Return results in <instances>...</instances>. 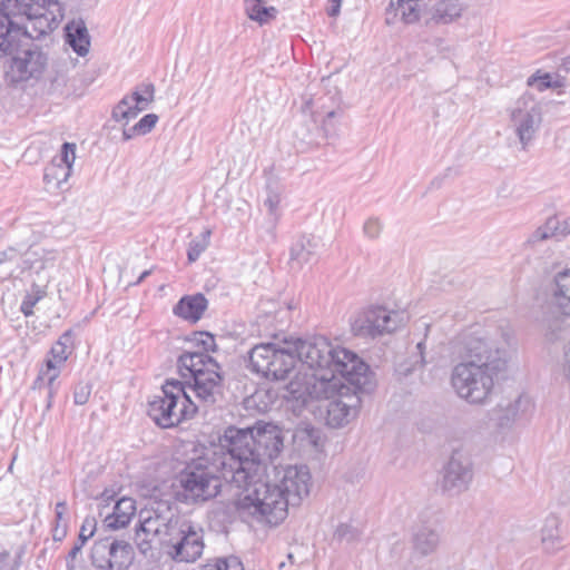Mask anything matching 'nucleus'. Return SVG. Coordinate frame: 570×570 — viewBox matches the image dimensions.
I'll return each instance as SVG.
<instances>
[{
	"mask_svg": "<svg viewBox=\"0 0 570 570\" xmlns=\"http://www.w3.org/2000/svg\"><path fill=\"white\" fill-rule=\"evenodd\" d=\"M90 396V387L87 384H79L73 392V401L77 405H83Z\"/></svg>",
	"mask_w": 570,
	"mask_h": 570,
	"instance_id": "obj_46",
	"label": "nucleus"
},
{
	"mask_svg": "<svg viewBox=\"0 0 570 570\" xmlns=\"http://www.w3.org/2000/svg\"><path fill=\"white\" fill-rule=\"evenodd\" d=\"M383 224L379 218H368L363 225V233L370 239H376L381 235Z\"/></svg>",
	"mask_w": 570,
	"mask_h": 570,
	"instance_id": "obj_45",
	"label": "nucleus"
},
{
	"mask_svg": "<svg viewBox=\"0 0 570 570\" xmlns=\"http://www.w3.org/2000/svg\"><path fill=\"white\" fill-rule=\"evenodd\" d=\"M67 523H61V525L53 527L52 529V538L55 541H62L67 535Z\"/></svg>",
	"mask_w": 570,
	"mask_h": 570,
	"instance_id": "obj_52",
	"label": "nucleus"
},
{
	"mask_svg": "<svg viewBox=\"0 0 570 570\" xmlns=\"http://www.w3.org/2000/svg\"><path fill=\"white\" fill-rule=\"evenodd\" d=\"M302 433L307 435V438L309 439V442L314 446H317V440H316L317 439V436H316L317 431L314 428L305 429L304 431H302Z\"/></svg>",
	"mask_w": 570,
	"mask_h": 570,
	"instance_id": "obj_55",
	"label": "nucleus"
},
{
	"mask_svg": "<svg viewBox=\"0 0 570 570\" xmlns=\"http://www.w3.org/2000/svg\"><path fill=\"white\" fill-rule=\"evenodd\" d=\"M275 482L288 499L289 505H298L309 494L311 474L306 466L287 465L281 469L274 468Z\"/></svg>",
	"mask_w": 570,
	"mask_h": 570,
	"instance_id": "obj_16",
	"label": "nucleus"
},
{
	"mask_svg": "<svg viewBox=\"0 0 570 570\" xmlns=\"http://www.w3.org/2000/svg\"><path fill=\"white\" fill-rule=\"evenodd\" d=\"M136 501L129 497H122L116 501L112 512L104 518V525L110 530L126 528L136 513Z\"/></svg>",
	"mask_w": 570,
	"mask_h": 570,
	"instance_id": "obj_21",
	"label": "nucleus"
},
{
	"mask_svg": "<svg viewBox=\"0 0 570 570\" xmlns=\"http://www.w3.org/2000/svg\"><path fill=\"white\" fill-rule=\"evenodd\" d=\"M197 343L203 346L205 352L214 351L215 348V337L214 335L206 333V332H199L197 333Z\"/></svg>",
	"mask_w": 570,
	"mask_h": 570,
	"instance_id": "obj_48",
	"label": "nucleus"
},
{
	"mask_svg": "<svg viewBox=\"0 0 570 570\" xmlns=\"http://www.w3.org/2000/svg\"><path fill=\"white\" fill-rule=\"evenodd\" d=\"M131 130H132V127H130L128 129H124V131H122L124 140H129L134 136L139 135V132H132Z\"/></svg>",
	"mask_w": 570,
	"mask_h": 570,
	"instance_id": "obj_60",
	"label": "nucleus"
},
{
	"mask_svg": "<svg viewBox=\"0 0 570 570\" xmlns=\"http://www.w3.org/2000/svg\"><path fill=\"white\" fill-rule=\"evenodd\" d=\"M440 544V534L438 531L423 527L413 535L414 551L421 556H428L436 551Z\"/></svg>",
	"mask_w": 570,
	"mask_h": 570,
	"instance_id": "obj_28",
	"label": "nucleus"
},
{
	"mask_svg": "<svg viewBox=\"0 0 570 570\" xmlns=\"http://www.w3.org/2000/svg\"><path fill=\"white\" fill-rule=\"evenodd\" d=\"M7 257V252H2L0 253V262H2L3 259H6Z\"/></svg>",
	"mask_w": 570,
	"mask_h": 570,
	"instance_id": "obj_63",
	"label": "nucleus"
},
{
	"mask_svg": "<svg viewBox=\"0 0 570 570\" xmlns=\"http://www.w3.org/2000/svg\"><path fill=\"white\" fill-rule=\"evenodd\" d=\"M293 338L281 343H261L248 352L249 367L253 372L272 381L287 379L296 366Z\"/></svg>",
	"mask_w": 570,
	"mask_h": 570,
	"instance_id": "obj_6",
	"label": "nucleus"
},
{
	"mask_svg": "<svg viewBox=\"0 0 570 570\" xmlns=\"http://www.w3.org/2000/svg\"><path fill=\"white\" fill-rule=\"evenodd\" d=\"M199 570H222L220 558L208 560Z\"/></svg>",
	"mask_w": 570,
	"mask_h": 570,
	"instance_id": "obj_53",
	"label": "nucleus"
},
{
	"mask_svg": "<svg viewBox=\"0 0 570 570\" xmlns=\"http://www.w3.org/2000/svg\"><path fill=\"white\" fill-rule=\"evenodd\" d=\"M570 234V217L560 219L557 216L550 217L546 223L533 230L527 238V244L537 245L550 238L560 239Z\"/></svg>",
	"mask_w": 570,
	"mask_h": 570,
	"instance_id": "obj_20",
	"label": "nucleus"
},
{
	"mask_svg": "<svg viewBox=\"0 0 570 570\" xmlns=\"http://www.w3.org/2000/svg\"><path fill=\"white\" fill-rule=\"evenodd\" d=\"M403 322V314L382 306L370 307L354 318L352 332L360 337L381 336L396 331Z\"/></svg>",
	"mask_w": 570,
	"mask_h": 570,
	"instance_id": "obj_13",
	"label": "nucleus"
},
{
	"mask_svg": "<svg viewBox=\"0 0 570 570\" xmlns=\"http://www.w3.org/2000/svg\"><path fill=\"white\" fill-rule=\"evenodd\" d=\"M293 343L296 363L301 362L317 371L314 377L322 386L342 377L357 389H368L370 367L356 354L344 347L333 346L323 336L309 340L293 338Z\"/></svg>",
	"mask_w": 570,
	"mask_h": 570,
	"instance_id": "obj_4",
	"label": "nucleus"
},
{
	"mask_svg": "<svg viewBox=\"0 0 570 570\" xmlns=\"http://www.w3.org/2000/svg\"><path fill=\"white\" fill-rule=\"evenodd\" d=\"M59 376V370H56V364L52 360H47L46 370H41L39 375L33 382V389H41L46 386L48 390V399L53 396V384Z\"/></svg>",
	"mask_w": 570,
	"mask_h": 570,
	"instance_id": "obj_33",
	"label": "nucleus"
},
{
	"mask_svg": "<svg viewBox=\"0 0 570 570\" xmlns=\"http://www.w3.org/2000/svg\"><path fill=\"white\" fill-rule=\"evenodd\" d=\"M53 159H58V164L68 167L70 170L76 159V145L71 142H65L61 146L59 156Z\"/></svg>",
	"mask_w": 570,
	"mask_h": 570,
	"instance_id": "obj_42",
	"label": "nucleus"
},
{
	"mask_svg": "<svg viewBox=\"0 0 570 570\" xmlns=\"http://www.w3.org/2000/svg\"><path fill=\"white\" fill-rule=\"evenodd\" d=\"M561 374L570 384V342L564 346L563 357L561 361Z\"/></svg>",
	"mask_w": 570,
	"mask_h": 570,
	"instance_id": "obj_49",
	"label": "nucleus"
},
{
	"mask_svg": "<svg viewBox=\"0 0 570 570\" xmlns=\"http://www.w3.org/2000/svg\"><path fill=\"white\" fill-rule=\"evenodd\" d=\"M528 86L537 88L539 91H543L548 88H558L563 86V79H557L552 81L550 73H543L541 76L532 75L528 78Z\"/></svg>",
	"mask_w": 570,
	"mask_h": 570,
	"instance_id": "obj_39",
	"label": "nucleus"
},
{
	"mask_svg": "<svg viewBox=\"0 0 570 570\" xmlns=\"http://www.w3.org/2000/svg\"><path fill=\"white\" fill-rule=\"evenodd\" d=\"M416 351H417V354H419V361H416L415 363H420L421 366H424V365L433 362L432 358L429 360L426 357V354H425V342L424 341L417 342Z\"/></svg>",
	"mask_w": 570,
	"mask_h": 570,
	"instance_id": "obj_51",
	"label": "nucleus"
},
{
	"mask_svg": "<svg viewBox=\"0 0 570 570\" xmlns=\"http://www.w3.org/2000/svg\"><path fill=\"white\" fill-rule=\"evenodd\" d=\"M559 70L570 72V55L562 60Z\"/></svg>",
	"mask_w": 570,
	"mask_h": 570,
	"instance_id": "obj_58",
	"label": "nucleus"
},
{
	"mask_svg": "<svg viewBox=\"0 0 570 570\" xmlns=\"http://www.w3.org/2000/svg\"><path fill=\"white\" fill-rule=\"evenodd\" d=\"M145 110L141 106H136L128 97H124L114 108L112 118L116 121H125L126 124L136 118L140 111Z\"/></svg>",
	"mask_w": 570,
	"mask_h": 570,
	"instance_id": "obj_34",
	"label": "nucleus"
},
{
	"mask_svg": "<svg viewBox=\"0 0 570 570\" xmlns=\"http://www.w3.org/2000/svg\"><path fill=\"white\" fill-rule=\"evenodd\" d=\"M82 548L83 544L76 542L68 553V560H75Z\"/></svg>",
	"mask_w": 570,
	"mask_h": 570,
	"instance_id": "obj_56",
	"label": "nucleus"
},
{
	"mask_svg": "<svg viewBox=\"0 0 570 570\" xmlns=\"http://www.w3.org/2000/svg\"><path fill=\"white\" fill-rule=\"evenodd\" d=\"M18 47L19 43L10 53L12 57L6 70V78L11 85L40 77L47 65L46 55L37 46L20 51Z\"/></svg>",
	"mask_w": 570,
	"mask_h": 570,
	"instance_id": "obj_14",
	"label": "nucleus"
},
{
	"mask_svg": "<svg viewBox=\"0 0 570 570\" xmlns=\"http://www.w3.org/2000/svg\"><path fill=\"white\" fill-rule=\"evenodd\" d=\"M514 337L509 328L473 325L458 333L449 344L454 365L451 384L462 400L484 404L494 386L507 379L513 356Z\"/></svg>",
	"mask_w": 570,
	"mask_h": 570,
	"instance_id": "obj_2",
	"label": "nucleus"
},
{
	"mask_svg": "<svg viewBox=\"0 0 570 570\" xmlns=\"http://www.w3.org/2000/svg\"><path fill=\"white\" fill-rule=\"evenodd\" d=\"M421 0H390L385 21L393 24L396 20L412 24L420 20L422 13Z\"/></svg>",
	"mask_w": 570,
	"mask_h": 570,
	"instance_id": "obj_19",
	"label": "nucleus"
},
{
	"mask_svg": "<svg viewBox=\"0 0 570 570\" xmlns=\"http://www.w3.org/2000/svg\"><path fill=\"white\" fill-rule=\"evenodd\" d=\"M335 114H336V112H335L334 110H332V111L327 112V115H326V120H325V121L327 122L331 118L335 117Z\"/></svg>",
	"mask_w": 570,
	"mask_h": 570,
	"instance_id": "obj_62",
	"label": "nucleus"
},
{
	"mask_svg": "<svg viewBox=\"0 0 570 570\" xmlns=\"http://www.w3.org/2000/svg\"><path fill=\"white\" fill-rule=\"evenodd\" d=\"M43 0H0V17L3 27L0 29V42L6 55L11 53L21 41L24 31L23 22L31 10L39 11Z\"/></svg>",
	"mask_w": 570,
	"mask_h": 570,
	"instance_id": "obj_8",
	"label": "nucleus"
},
{
	"mask_svg": "<svg viewBox=\"0 0 570 570\" xmlns=\"http://www.w3.org/2000/svg\"><path fill=\"white\" fill-rule=\"evenodd\" d=\"M473 480V465L471 459L461 451H453L444 465L441 479V489L449 495H459L465 492Z\"/></svg>",
	"mask_w": 570,
	"mask_h": 570,
	"instance_id": "obj_15",
	"label": "nucleus"
},
{
	"mask_svg": "<svg viewBox=\"0 0 570 570\" xmlns=\"http://www.w3.org/2000/svg\"><path fill=\"white\" fill-rule=\"evenodd\" d=\"M178 529L167 539L165 544L169 548L168 556L176 562H195L204 551V535L202 530H196L193 523L181 519Z\"/></svg>",
	"mask_w": 570,
	"mask_h": 570,
	"instance_id": "obj_11",
	"label": "nucleus"
},
{
	"mask_svg": "<svg viewBox=\"0 0 570 570\" xmlns=\"http://www.w3.org/2000/svg\"><path fill=\"white\" fill-rule=\"evenodd\" d=\"M134 554V548L128 541L104 538L95 541L90 560L96 570H127Z\"/></svg>",
	"mask_w": 570,
	"mask_h": 570,
	"instance_id": "obj_12",
	"label": "nucleus"
},
{
	"mask_svg": "<svg viewBox=\"0 0 570 570\" xmlns=\"http://www.w3.org/2000/svg\"><path fill=\"white\" fill-rule=\"evenodd\" d=\"M97 530V520L95 517H86L80 527L78 543L86 544V542L94 537Z\"/></svg>",
	"mask_w": 570,
	"mask_h": 570,
	"instance_id": "obj_43",
	"label": "nucleus"
},
{
	"mask_svg": "<svg viewBox=\"0 0 570 570\" xmlns=\"http://www.w3.org/2000/svg\"><path fill=\"white\" fill-rule=\"evenodd\" d=\"M71 175V170L58 164V159H52L51 164L45 169L43 180L46 184H55L57 188L66 183Z\"/></svg>",
	"mask_w": 570,
	"mask_h": 570,
	"instance_id": "obj_35",
	"label": "nucleus"
},
{
	"mask_svg": "<svg viewBox=\"0 0 570 570\" xmlns=\"http://www.w3.org/2000/svg\"><path fill=\"white\" fill-rule=\"evenodd\" d=\"M550 291L556 306L570 315V268L554 275Z\"/></svg>",
	"mask_w": 570,
	"mask_h": 570,
	"instance_id": "obj_25",
	"label": "nucleus"
},
{
	"mask_svg": "<svg viewBox=\"0 0 570 570\" xmlns=\"http://www.w3.org/2000/svg\"><path fill=\"white\" fill-rule=\"evenodd\" d=\"M62 17L61 7L57 1L43 0L40 2L39 11L31 10L27 13L23 22L26 32L21 35V39H39L56 29Z\"/></svg>",
	"mask_w": 570,
	"mask_h": 570,
	"instance_id": "obj_17",
	"label": "nucleus"
},
{
	"mask_svg": "<svg viewBox=\"0 0 570 570\" xmlns=\"http://www.w3.org/2000/svg\"><path fill=\"white\" fill-rule=\"evenodd\" d=\"M0 570H18V563L12 560L7 550L0 551Z\"/></svg>",
	"mask_w": 570,
	"mask_h": 570,
	"instance_id": "obj_50",
	"label": "nucleus"
},
{
	"mask_svg": "<svg viewBox=\"0 0 570 570\" xmlns=\"http://www.w3.org/2000/svg\"><path fill=\"white\" fill-rule=\"evenodd\" d=\"M301 139H302V140H306V141H307V144H312V140H307L305 136H302V137H301Z\"/></svg>",
	"mask_w": 570,
	"mask_h": 570,
	"instance_id": "obj_64",
	"label": "nucleus"
},
{
	"mask_svg": "<svg viewBox=\"0 0 570 570\" xmlns=\"http://www.w3.org/2000/svg\"><path fill=\"white\" fill-rule=\"evenodd\" d=\"M323 387L325 399H330L334 391H336L338 395V399L328 403L326 410L327 425L336 429L346 425L357 416L361 405V394L370 393L374 389V381L370 372L368 389H357L354 384L342 377L323 385Z\"/></svg>",
	"mask_w": 570,
	"mask_h": 570,
	"instance_id": "obj_7",
	"label": "nucleus"
},
{
	"mask_svg": "<svg viewBox=\"0 0 570 570\" xmlns=\"http://www.w3.org/2000/svg\"><path fill=\"white\" fill-rule=\"evenodd\" d=\"M150 274V271H145L140 277L138 278V283H140L145 277H147Z\"/></svg>",
	"mask_w": 570,
	"mask_h": 570,
	"instance_id": "obj_61",
	"label": "nucleus"
},
{
	"mask_svg": "<svg viewBox=\"0 0 570 570\" xmlns=\"http://www.w3.org/2000/svg\"><path fill=\"white\" fill-rule=\"evenodd\" d=\"M245 9L249 19L266 23L276 17L274 7H264L262 0H245Z\"/></svg>",
	"mask_w": 570,
	"mask_h": 570,
	"instance_id": "obj_32",
	"label": "nucleus"
},
{
	"mask_svg": "<svg viewBox=\"0 0 570 570\" xmlns=\"http://www.w3.org/2000/svg\"><path fill=\"white\" fill-rule=\"evenodd\" d=\"M283 397L287 403H292L294 411L302 409L312 397L309 383L296 377L285 386Z\"/></svg>",
	"mask_w": 570,
	"mask_h": 570,
	"instance_id": "obj_27",
	"label": "nucleus"
},
{
	"mask_svg": "<svg viewBox=\"0 0 570 570\" xmlns=\"http://www.w3.org/2000/svg\"><path fill=\"white\" fill-rule=\"evenodd\" d=\"M317 243L314 236L303 235L291 246L289 256L292 266L302 268L315 257Z\"/></svg>",
	"mask_w": 570,
	"mask_h": 570,
	"instance_id": "obj_24",
	"label": "nucleus"
},
{
	"mask_svg": "<svg viewBox=\"0 0 570 570\" xmlns=\"http://www.w3.org/2000/svg\"><path fill=\"white\" fill-rule=\"evenodd\" d=\"M47 295L43 287L33 284L31 291L28 292L21 303L20 311L24 316H31L33 314V307Z\"/></svg>",
	"mask_w": 570,
	"mask_h": 570,
	"instance_id": "obj_36",
	"label": "nucleus"
},
{
	"mask_svg": "<svg viewBox=\"0 0 570 570\" xmlns=\"http://www.w3.org/2000/svg\"><path fill=\"white\" fill-rule=\"evenodd\" d=\"M68 512V505L66 501H59L56 503L55 507V514H63L67 515Z\"/></svg>",
	"mask_w": 570,
	"mask_h": 570,
	"instance_id": "obj_57",
	"label": "nucleus"
},
{
	"mask_svg": "<svg viewBox=\"0 0 570 570\" xmlns=\"http://www.w3.org/2000/svg\"><path fill=\"white\" fill-rule=\"evenodd\" d=\"M531 399L527 395H519L512 401H502L493 410L491 420L500 430H510L518 422L527 419L532 409Z\"/></svg>",
	"mask_w": 570,
	"mask_h": 570,
	"instance_id": "obj_18",
	"label": "nucleus"
},
{
	"mask_svg": "<svg viewBox=\"0 0 570 570\" xmlns=\"http://www.w3.org/2000/svg\"><path fill=\"white\" fill-rule=\"evenodd\" d=\"M342 0H331V7L327 11L330 17H336L340 13Z\"/></svg>",
	"mask_w": 570,
	"mask_h": 570,
	"instance_id": "obj_54",
	"label": "nucleus"
},
{
	"mask_svg": "<svg viewBox=\"0 0 570 570\" xmlns=\"http://www.w3.org/2000/svg\"><path fill=\"white\" fill-rule=\"evenodd\" d=\"M222 570H245L238 557L228 556L220 558Z\"/></svg>",
	"mask_w": 570,
	"mask_h": 570,
	"instance_id": "obj_47",
	"label": "nucleus"
},
{
	"mask_svg": "<svg viewBox=\"0 0 570 570\" xmlns=\"http://www.w3.org/2000/svg\"><path fill=\"white\" fill-rule=\"evenodd\" d=\"M462 13V6L458 0H440L435 3L432 19L438 23H450Z\"/></svg>",
	"mask_w": 570,
	"mask_h": 570,
	"instance_id": "obj_29",
	"label": "nucleus"
},
{
	"mask_svg": "<svg viewBox=\"0 0 570 570\" xmlns=\"http://www.w3.org/2000/svg\"><path fill=\"white\" fill-rule=\"evenodd\" d=\"M212 230L206 229L204 233H202L200 236L196 237L189 243L188 250H187V257L189 263L196 262L202 253L206 250V248L209 245V237H210Z\"/></svg>",
	"mask_w": 570,
	"mask_h": 570,
	"instance_id": "obj_37",
	"label": "nucleus"
},
{
	"mask_svg": "<svg viewBox=\"0 0 570 570\" xmlns=\"http://www.w3.org/2000/svg\"><path fill=\"white\" fill-rule=\"evenodd\" d=\"M61 523H67L68 524L67 515L55 514V525L53 527L61 525Z\"/></svg>",
	"mask_w": 570,
	"mask_h": 570,
	"instance_id": "obj_59",
	"label": "nucleus"
},
{
	"mask_svg": "<svg viewBox=\"0 0 570 570\" xmlns=\"http://www.w3.org/2000/svg\"><path fill=\"white\" fill-rule=\"evenodd\" d=\"M246 405L248 407L255 406L258 411L265 412L269 409V405L273 403V399L269 395V392L266 390H257L249 397L246 399Z\"/></svg>",
	"mask_w": 570,
	"mask_h": 570,
	"instance_id": "obj_40",
	"label": "nucleus"
},
{
	"mask_svg": "<svg viewBox=\"0 0 570 570\" xmlns=\"http://www.w3.org/2000/svg\"><path fill=\"white\" fill-rule=\"evenodd\" d=\"M66 42L72 50L85 57L90 49V36L82 19H72L65 27Z\"/></svg>",
	"mask_w": 570,
	"mask_h": 570,
	"instance_id": "obj_22",
	"label": "nucleus"
},
{
	"mask_svg": "<svg viewBox=\"0 0 570 570\" xmlns=\"http://www.w3.org/2000/svg\"><path fill=\"white\" fill-rule=\"evenodd\" d=\"M158 121V116L155 114L145 115L137 124L132 126V132L146 135L151 131Z\"/></svg>",
	"mask_w": 570,
	"mask_h": 570,
	"instance_id": "obj_44",
	"label": "nucleus"
},
{
	"mask_svg": "<svg viewBox=\"0 0 570 570\" xmlns=\"http://www.w3.org/2000/svg\"><path fill=\"white\" fill-rule=\"evenodd\" d=\"M178 370L185 383L169 381L161 395L148 404V415L163 429L179 425L203 410L214 406L223 397L219 364L204 352H185L178 357Z\"/></svg>",
	"mask_w": 570,
	"mask_h": 570,
	"instance_id": "obj_3",
	"label": "nucleus"
},
{
	"mask_svg": "<svg viewBox=\"0 0 570 570\" xmlns=\"http://www.w3.org/2000/svg\"><path fill=\"white\" fill-rule=\"evenodd\" d=\"M561 520L556 514H549L540 530L541 544L544 551L556 552L562 548Z\"/></svg>",
	"mask_w": 570,
	"mask_h": 570,
	"instance_id": "obj_26",
	"label": "nucleus"
},
{
	"mask_svg": "<svg viewBox=\"0 0 570 570\" xmlns=\"http://www.w3.org/2000/svg\"><path fill=\"white\" fill-rule=\"evenodd\" d=\"M208 302L206 297L198 293L181 297L174 306V314L191 323L198 322L207 309Z\"/></svg>",
	"mask_w": 570,
	"mask_h": 570,
	"instance_id": "obj_23",
	"label": "nucleus"
},
{
	"mask_svg": "<svg viewBox=\"0 0 570 570\" xmlns=\"http://www.w3.org/2000/svg\"><path fill=\"white\" fill-rule=\"evenodd\" d=\"M222 449L228 454L222 461L226 483L243 489L238 509L257 521L277 525L288 513V499L277 482L262 478L267 464L279 456L284 449L282 430L272 423L259 422L252 428L228 426L219 438Z\"/></svg>",
	"mask_w": 570,
	"mask_h": 570,
	"instance_id": "obj_1",
	"label": "nucleus"
},
{
	"mask_svg": "<svg viewBox=\"0 0 570 570\" xmlns=\"http://www.w3.org/2000/svg\"><path fill=\"white\" fill-rule=\"evenodd\" d=\"M222 453L213 466L194 461L186 465L176 478L178 483L175 492L177 501L185 504H200L214 499L222 489L223 478L222 461L228 454V450Z\"/></svg>",
	"mask_w": 570,
	"mask_h": 570,
	"instance_id": "obj_5",
	"label": "nucleus"
},
{
	"mask_svg": "<svg viewBox=\"0 0 570 570\" xmlns=\"http://www.w3.org/2000/svg\"><path fill=\"white\" fill-rule=\"evenodd\" d=\"M183 518L167 501H154L138 513V531L165 544Z\"/></svg>",
	"mask_w": 570,
	"mask_h": 570,
	"instance_id": "obj_9",
	"label": "nucleus"
},
{
	"mask_svg": "<svg viewBox=\"0 0 570 570\" xmlns=\"http://www.w3.org/2000/svg\"><path fill=\"white\" fill-rule=\"evenodd\" d=\"M73 345V332L71 330L66 331L59 340L56 342V344L51 347L50 354L53 363L56 364V370H58V366L63 364L68 356L70 355L72 351Z\"/></svg>",
	"mask_w": 570,
	"mask_h": 570,
	"instance_id": "obj_30",
	"label": "nucleus"
},
{
	"mask_svg": "<svg viewBox=\"0 0 570 570\" xmlns=\"http://www.w3.org/2000/svg\"><path fill=\"white\" fill-rule=\"evenodd\" d=\"M155 86L153 83H142L137 90H135L130 96H127L132 102H136V106H141L147 109L150 102L154 101Z\"/></svg>",
	"mask_w": 570,
	"mask_h": 570,
	"instance_id": "obj_38",
	"label": "nucleus"
},
{
	"mask_svg": "<svg viewBox=\"0 0 570 570\" xmlns=\"http://www.w3.org/2000/svg\"><path fill=\"white\" fill-rule=\"evenodd\" d=\"M265 191L266 198L264 200V205L267 207L269 215L276 217L283 191V187L277 177H267Z\"/></svg>",
	"mask_w": 570,
	"mask_h": 570,
	"instance_id": "obj_31",
	"label": "nucleus"
},
{
	"mask_svg": "<svg viewBox=\"0 0 570 570\" xmlns=\"http://www.w3.org/2000/svg\"><path fill=\"white\" fill-rule=\"evenodd\" d=\"M361 537V531L347 523H341L337 525L334 538L340 541L354 542L357 541Z\"/></svg>",
	"mask_w": 570,
	"mask_h": 570,
	"instance_id": "obj_41",
	"label": "nucleus"
},
{
	"mask_svg": "<svg viewBox=\"0 0 570 570\" xmlns=\"http://www.w3.org/2000/svg\"><path fill=\"white\" fill-rule=\"evenodd\" d=\"M510 126L522 149L532 142L542 122L540 104L528 94L522 95L509 109Z\"/></svg>",
	"mask_w": 570,
	"mask_h": 570,
	"instance_id": "obj_10",
	"label": "nucleus"
}]
</instances>
